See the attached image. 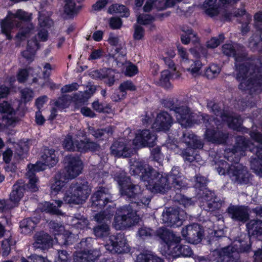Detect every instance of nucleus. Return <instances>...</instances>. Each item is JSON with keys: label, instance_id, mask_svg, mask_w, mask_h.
<instances>
[{"label": "nucleus", "instance_id": "8fccbe9b", "mask_svg": "<svg viewBox=\"0 0 262 262\" xmlns=\"http://www.w3.org/2000/svg\"><path fill=\"white\" fill-rule=\"evenodd\" d=\"M0 112L2 113H6L11 116L10 118H8L9 120H12L11 122H8L9 124H11L15 121L13 117V115L14 114V110L7 102L4 101L0 104Z\"/></svg>", "mask_w": 262, "mask_h": 262}, {"label": "nucleus", "instance_id": "a878e982", "mask_svg": "<svg viewBox=\"0 0 262 262\" xmlns=\"http://www.w3.org/2000/svg\"><path fill=\"white\" fill-rule=\"evenodd\" d=\"M67 222L68 225L77 230H85L88 228L89 221L80 214H76L73 216H68Z\"/></svg>", "mask_w": 262, "mask_h": 262}, {"label": "nucleus", "instance_id": "4be33fe9", "mask_svg": "<svg viewBox=\"0 0 262 262\" xmlns=\"http://www.w3.org/2000/svg\"><path fill=\"white\" fill-rule=\"evenodd\" d=\"M116 66L120 68L124 75L128 77H133L139 72L138 67L133 63L126 61L124 52H122V56L116 57L115 61Z\"/></svg>", "mask_w": 262, "mask_h": 262}, {"label": "nucleus", "instance_id": "bb28decb", "mask_svg": "<svg viewBox=\"0 0 262 262\" xmlns=\"http://www.w3.org/2000/svg\"><path fill=\"white\" fill-rule=\"evenodd\" d=\"M108 43L116 47L115 51L116 53L113 56V57L116 60V57L119 55L120 57L122 56V52H124V55H125V42L120 37L111 33L107 39Z\"/></svg>", "mask_w": 262, "mask_h": 262}, {"label": "nucleus", "instance_id": "a211bd4d", "mask_svg": "<svg viewBox=\"0 0 262 262\" xmlns=\"http://www.w3.org/2000/svg\"><path fill=\"white\" fill-rule=\"evenodd\" d=\"M185 215V213L183 211L169 208L163 211L162 220L169 226H179L182 224V220H184Z\"/></svg>", "mask_w": 262, "mask_h": 262}, {"label": "nucleus", "instance_id": "6e6d98bb", "mask_svg": "<svg viewBox=\"0 0 262 262\" xmlns=\"http://www.w3.org/2000/svg\"><path fill=\"white\" fill-rule=\"evenodd\" d=\"M221 70V68L219 66L212 64L206 70L205 74L208 78L212 79L217 76Z\"/></svg>", "mask_w": 262, "mask_h": 262}, {"label": "nucleus", "instance_id": "4468645a", "mask_svg": "<svg viewBox=\"0 0 262 262\" xmlns=\"http://www.w3.org/2000/svg\"><path fill=\"white\" fill-rule=\"evenodd\" d=\"M66 173L63 175L67 179H72L79 176L83 169V164L78 156L69 155L65 157Z\"/></svg>", "mask_w": 262, "mask_h": 262}, {"label": "nucleus", "instance_id": "7c9ffc66", "mask_svg": "<svg viewBox=\"0 0 262 262\" xmlns=\"http://www.w3.org/2000/svg\"><path fill=\"white\" fill-rule=\"evenodd\" d=\"M68 180L61 173L56 175L54 183L51 185V195H55L63 190Z\"/></svg>", "mask_w": 262, "mask_h": 262}, {"label": "nucleus", "instance_id": "c85d7f7f", "mask_svg": "<svg viewBox=\"0 0 262 262\" xmlns=\"http://www.w3.org/2000/svg\"><path fill=\"white\" fill-rule=\"evenodd\" d=\"M168 62L169 69L164 70L161 72L159 81L160 84L166 89H169L171 87L169 80L173 74V72L176 70L174 63L169 60H168Z\"/></svg>", "mask_w": 262, "mask_h": 262}, {"label": "nucleus", "instance_id": "412c9836", "mask_svg": "<svg viewBox=\"0 0 262 262\" xmlns=\"http://www.w3.org/2000/svg\"><path fill=\"white\" fill-rule=\"evenodd\" d=\"M173 121L171 116L166 112L159 113L152 125V128L157 131H167L171 127Z\"/></svg>", "mask_w": 262, "mask_h": 262}, {"label": "nucleus", "instance_id": "393cba45", "mask_svg": "<svg viewBox=\"0 0 262 262\" xmlns=\"http://www.w3.org/2000/svg\"><path fill=\"white\" fill-rule=\"evenodd\" d=\"M100 255L99 251L97 249L93 250H81L74 254V262H93Z\"/></svg>", "mask_w": 262, "mask_h": 262}, {"label": "nucleus", "instance_id": "a18cd8bd", "mask_svg": "<svg viewBox=\"0 0 262 262\" xmlns=\"http://www.w3.org/2000/svg\"><path fill=\"white\" fill-rule=\"evenodd\" d=\"M80 142L77 141H73L71 135H67L64 138L62 145L64 149L69 151H78V147L80 146Z\"/></svg>", "mask_w": 262, "mask_h": 262}, {"label": "nucleus", "instance_id": "338daca9", "mask_svg": "<svg viewBox=\"0 0 262 262\" xmlns=\"http://www.w3.org/2000/svg\"><path fill=\"white\" fill-rule=\"evenodd\" d=\"M21 98L26 102L30 101L34 97L33 91L29 89H25L21 91Z\"/></svg>", "mask_w": 262, "mask_h": 262}, {"label": "nucleus", "instance_id": "69168bd1", "mask_svg": "<svg viewBox=\"0 0 262 262\" xmlns=\"http://www.w3.org/2000/svg\"><path fill=\"white\" fill-rule=\"evenodd\" d=\"M32 71L31 69L28 70L22 69L19 70L17 74V80L19 82H24L29 76V74Z\"/></svg>", "mask_w": 262, "mask_h": 262}, {"label": "nucleus", "instance_id": "c03bdc74", "mask_svg": "<svg viewBox=\"0 0 262 262\" xmlns=\"http://www.w3.org/2000/svg\"><path fill=\"white\" fill-rule=\"evenodd\" d=\"M183 31L184 33L181 35V41L183 43L187 45L190 41L194 43L198 41L199 39L196 34L193 33L191 29L183 30Z\"/></svg>", "mask_w": 262, "mask_h": 262}, {"label": "nucleus", "instance_id": "a19ab883", "mask_svg": "<svg viewBox=\"0 0 262 262\" xmlns=\"http://www.w3.org/2000/svg\"><path fill=\"white\" fill-rule=\"evenodd\" d=\"M248 46L252 50H256L258 46H262V29L257 30L256 32L250 37Z\"/></svg>", "mask_w": 262, "mask_h": 262}, {"label": "nucleus", "instance_id": "6e6552de", "mask_svg": "<svg viewBox=\"0 0 262 262\" xmlns=\"http://www.w3.org/2000/svg\"><path fill=\"white\" fill-rule=\"evenodd\" d=\"M91 192L87 182L72 183L64 195L66 203L80 204L84 202Z\"/></svg>", "mask_w": 262, "mask_h": 262}, {"label": "nucleus", "instance_id": "774afa93", "mask_svg": "<svg viewBox=\"0 0 262 262\" xmlns=\"http://www.w3.org/2000/svg\"><path fill=\"white\" fill-rule=\"evenodd\" d=\"M56 262H70L69 255L65 250L58 251V259Z\"/></svg>", "mask_w": 262, "mask_h": 262}, {"label": "nucleus", "instance_id": "6ab92c4d", "mask_svg": "<svg viewBox=\"0 0 262 262\" xmlns=\"http://www.w3.org/2000/svg\"><path fill=\"white\" fill-rule=\"evenodd\" d=\"M182 235L189 243L197 244L201 241L203 229L199 225L193 224L183 228Z\"/></svg>", "mask_w": 262, "mask_h": 262}, {"label": "nucleus", "instance_id": "13d9d810", "mask_svg": "<svg viewBox=\"0 0 262 262\" xmlns=\"http://www.w3.org/2000/svg\"><path fill=\"white\" fill-rule=\"evenodd\" d=\"M38 21L40 28L49 27L52 24V21L44 12L39 13Z\"/></svg>", "mask_w": 262, "mask_h": 262}, {"label": "nucleus", "instance_id": "c9c22d12", "mask_svg": "<svg viewBox=\"0 0 262 262\" xmlns=\"http://www.w3.org/2000/svg\"><path fill=\"white\" fill-rule=\"evenodd\" d=\"M249 234L259 235L262 233V221L260 220H251L247 224Z\"/></svg>", "mask_w": 262, "mask_h": 262}, {"label": "nucleus", "instance_id": "09e8293b", "mask_svg": "<svg viewBox=\"0 0 262 262\" xmlns=\"http://www.w3.org/2000/svg\"><path fill=\"white\" fill-rule=\"evenodd\" d=\"M155 18L149 14H141L137 17V22L142 25H149L150 30H152L155 28L154 25L151 23L154 21Z\"/></svg>", "mask_w": 262, "mask_h": 262}, {"label": "nucleus", "instance_id": "2eb2a0df", "mask_svg": "<svg viewBox=\"0 0 262 262\" xmlns=\"http://www.w3.org/2000/svg\"><path fill=\"white\" fill-rule=\"evenodd\" d=\"M52 232L54 234L55 241L59 244L69 245L74 241V237L72 234L67 231H65L64 227L62 225L54 222L50 223Z\"/></svg>", "mask_w": 262, "mask_h": 262}, {"label": "nucleus", "instance_id": "864d4df0", "mask_svg": "<svg viewBox=\"0 0 262 262\" xmlns=\"http://www.w3.org/2000/svg\"><path fill=\"white\" fill-rule=\"evenodd\" d=\"M92 107L99 113H110L111 112V108L109 104L100 103L97 100L92 103Z\"/></svg>", "mask_w": 262, "mask_h": 262}, {"label": "nucleus", "instance_id": "e433bc0d", "mask_svg": "<svg viewBox=\"0 0 262 262\" xmlns=\"http://www.w3.org/2000/svg\"><path fill=\"white\" fill-rule=\"evenodd\" d=\"M203 208L206 210H213L217 206V203L215 201L213 194L210 191H207L203 199Z\"/></svg>", "mask_w": 262, "mask_h": 262}, {"label": "nucleus", "instance_id": "3c124183", "mask_svg": "<svg viewBox=\"0 0 262 262\" xmlns=\"http://www.w3.org/2000/svg\"><path fill=\"white\" fill-rule=\"evenodd\" d=\"M115 208L114 207L111 208L110 210H105L103 212H100L97 214L95 219L97 222H102L110 221L113 215Z\"/></svg>", "mask_w": 262, "mask_h": 262}, {"label": "nucleus", "instance_id": "cd10ccee", "mask_svg": "<svg viewBox=\"0 0 262 262\" xmlns=\"http://www.w3.org/2000/svg\"><path fill=\"white\" fill-rule=\"evenodd\" d=\"M54 242L53 239H51L49 234L42 232L35 235V242L33 245L36 249H46L52 246Z\"/></svg>", "mask_w": 262, "mask_h": 262}, {"label": "nucleus", "instance_id": "f3484780", "mask_svg": "<svg viewBox=\"0 0 262 262\" xmlns=\"http://www.w3.org/2000/svg\"><path fill=\"white\" fill-rule=\"evenodd\" d=\"M130 141L121 138L115 141L111 147V152L117 157H128L130 156L133 150L130 147Z\"/></svg>", "mask_w": 262, "mask_h": 262}, {"label": "nucleus", "instance_id": "b1692460", "mask_svg": "<svg viewBox=\"0 0 262 262\" xmlns=\"http://www.w3.org/2000/svg\"><path fill=\"white\" fill-rule=\"evenodd\" d=\"M212 112L216 116H220L222 120L227 122L229 127L234 130H238L242 123V120L239 116L229 115L227 113L222 114L217 108V106L214 104Z\"/></svg>", "mask_w": 262, "mask_h": 262}, {"label": "nucleus", "instance_id": "20e7f679", "mask_svg": "<svg viewBox=\"0 0 262 262\" xmlns=\"http://www.w3.org/2000/svg\"><path fill=\"white\" fill-rule=\"evenodd\" d=\"M174 111L178 121L184 127H190L195 123H204L206 127L204 138L208 141L222 144L228 138V135L226 132L215 129H218L221 125L218 120L210 118L206 114L196 115L190 113L186 106L176 107Z\"/></svg>", "mask_w": 262, "mask_h": 262}, {"label": "nucleus", "instance_id": "0e129e2a", "mask_svg": "<svg viewBox=\"0 0 262 262\" xmlns=\"http://www.w3.org/2000/svg\"><path fill=\"white\" fill-rule=\"evenodd\" d=\"M93 241L92 237H87L80 242L78 247L81 249V250H93V249H91V248Z\"/></svg>", "mask_w": 262, "mask_h": 262}, {"label": "nucleus", "instance_id": "de8ad7c7", "mask_svg": "<svg viewBox=\"0 0 262 262\" xmlns=\"http://www.w3.org/2000/svg\"><path fill=\"white\" fill-rule=\"evenodd\" d=\"M245 13V10L244 9H238L234 11V13H232L228 10H224L221 12V15L225 20L229 21L235 17L241 16L244 15Z\"/></svg>", "mask_w": 262, "mask_h": 262}, {"label": "nucleus", "instance_id": "7ed1b4c3", "mask_svg": "<svg viewBox=\"0 0 262 262\" xmlns=\"http://www.w3.org/2000/svg\"><path fill=\"white\" fill-rule=\"evenodd\" d=\"M222 51L227 56L234 57L236 78L240 82L239 88L250 93L261 91L262 67L260 69H254L250 66L237 45L225 44L222 47Z\"/></svg>", "mask_w": 262, "mask_h": 262}, {"label": "nucleus", "instance_id": "79ce46f5", "mask_svg": "<svg viewBox=\"0 0 262 262\" xmlns=\"http://www.w3.org/2000/svg\"><path fill=\"white\" fill-rule=\"evenodd\" d=\"M108 12L119 14L122 17H128L129 15L128 9L124 5L115 4L110 6L108 9Z\"/></svg>", "mask_w": 262, "mask_h": 262}, {"label": "nucleus", "instance_id": "4d7b16f0", "mask_svg": "<svg viewBox=\"0 0 262 262\" xmlns=\"http://www.w3.org/2000/svg\"><path fill=\"white\" fill-rule=\"evenodd\" d=\"M36 171H34L33 172V174H32L31 176H29L28 174V169L27 170V172L26 173V176L28 177L29 179V182L28 184V189L31 191L33 192L36 191L38 190V186H37V182L38 179L34 176L35 172Z\"/></svg>", "mask_w": 262, "mask_h": 262}, {"label": "nucleus", "instance_id": "423d86ee", "mask_svg": "<svg viewBox=\"0 0 262 262\" xmlns=\"http://www.w3.org/2000/svg\"><path fill=\"white\" fill-rule=\"evenodd\" d=\"M150 202V199L140 193L135 201H133L131 206L123 207L118 210L114 217L113 226L117 230H122L137 224L140 218L133 208L135 205L141 207H146Z\"/></svg>", "mask_w": 262, "mask_h": 262}, {"label": "nucleus", "instance_id": "5fc2aeb1", "mask_svg": "<svg viewBox=\"0 0 262 262\" xmlns=\"http://www.w3.org/2000/svg\"><path fill=\"white\" fill-rule=\"evenodd\" d=\"M119 90L120 92L124 93L123 95L124 96L126 94L127 91H135L136 87L131 80H126L120 83L119 86Z\"/></svg>", "mask_w": 262, "mask_h": 262}, {"label": "nucleus", "instance_id": "39448f33", "mask_svg": "<svg viewBox=\"0 0 262 262\" xmlns=\"http://www.w3.org/2000/svg\"><path fill=\"white\" fill-rule=\"evenodd\" d=\"M31 19V14L21 9L17 10L16 13L9 12L5 20L1 23V29L8 39H11L10 32L14 27H20L22 26L16 38L20 40L25 39L34 27L29 21Z\"/></svg>", "mask_w": 262, "mask_h": 262}, {"label": "nucleus", "instance_id": "f03ea898", "mask_svg": "<svg viewBox=\"0 0 262 262\" xmlns=\"http://www.w3.org/2000/svg\"><path fill=\"white\" fill-rule=\"evenodd\" d=\"M130 173L138 176L147 189L154 193H165L171 186L177 190H181L187 185L185 179L181 174L179 168L177 167H173L168 175L163 174L145 162L134 160L130 162Z\"/></svg>", "mask_w": 262, "mask_h": 262}, {"label": "nucleus", "instance_id": "9d476101", "mask_svg": "<svg viewBox=\"0 0 262 262\" xmlns=\"http://www.w3.org/2000/svg\"><path fill=\"white\" fill-rule=\"evenodd\" d=\"M114 179L121 187L120 190L122 195L135 200L142 192L140 186L133 184L123 171H120L119 174H115Z\"/></svg>", "mask_w": 262, "mask_h": 262}, {"label": "nucleus", "instance_id": "f257e3e1", "mask_svg": "<svg viewBox=\"0 0 262 262\" xmlns=\"http://www.w3.org/2000/svg\"><path fill=\"white\" fill-rule=\"evenodd\" d=\"M250 135L256 144L250 143L242 137H238L236 146L232 149L226 150V152L230 155L227 156V160L235 164L229 167L226 162H221V166L220 165L217 168L220 174H225L227 171L233 181L239 183H247L249 181V174L247 168L237 162L240 157L245 155V152L247 149H249L250 151L255 152L256 156V158L252 159L250 162L251 167L256 173L262 177V134L253 131Z\"/></svg>", "mask_w": 262, "mask_h": 262}, {"label": "nucleus", "instance_id": "2f4dec72", "mask_svg": "<svg viewBox=\"0 0 262 262\" xmlns=\"http://www.w3.org/2000/svg\"><path fill=\"white\" fill-rule=\"evenodd\" d=\"M183 141L186 145L193 149L202 148L203 143L197 136L191 132H186L183 134Z\"/></svg>", "mask_w": 262, "mask_h": 262}, {"label": "nucleus", "instance_id": "c756f323", "mask_svg": "<svg viewBox=\"0 0 262 262\" xmlns=\"http://www.w3.org/2000/svg\"><path fill=\"white\" fill-rule=\"evenodd\" d=\"M24 184L21 180L18 181L13 186V190L10 194V199L14 205H17L24 195Z\"/></svg>", "mask_w": 262, "mask_h": 262}, {"label": "nucleus", "instance_id": "e2e57ef3", "mask_svg": "<svg viewBox=\"0 0 262 262\" xmlns=\"http://www.w3.org/2000/svg\"><path fill=\"white\" fill-rule=\"evenodd\" d=\"M224 39L223 35H220L218 38L213 37L207 42L206 46L209 48L217 47Z\"/></svg>", "mask_w": 262, "mask_h": 262}, {"label": "nucleus", "instance_id": "1a4fd4ad", "mask_svg": "<svg viewBox=\"0 0 262 262\" xmlns=\"http://www.w3.org/2000/svg\"><path fill=\"white\" fill-rule=\"evenodd\" d=\"M250 246H244L239 241L235 242L234 246H228L212 252L213 259L217 262H229L232 258L236 257L239 252L248 251Z\"/></svg>", "mask_w": 262, "mask_h": 262}, {"label": "nucleus", "instance_id": "49530a36", "mask_svg": "<svg viewBox=\"0 0 262 262\" xmlns=\"http://www.w3.org/2000/svg\"><path fill=\"white\" fill-rule=\"evenodd\" d=\"M110 230L109 226L106 224L98 225L93 229L95 235L98 238H103L109 235Z\"/></svg>", "mask_w": 262, "mask_h": 262}, {"label": "nucleus", "instance_id": "473e14b6", "mask_svg": "<svg viewBox=\"0 0 262 262\" xmlns=\"http://www.w3.org/2000/svg\"><path fill=\"white\" fill-rule=\"evenodd\" d=\"M216 1L205 0L203 4V7L205 13L211 17L217 16L220 13L221 14L222 12L219 10V7L216 4Z\"/></svg>", "mask_w": 262, "mask_h": 262}, {"label": "nucleus", "instance_id": "37998d69", "mask_svg": "<svg viewBox=\"0 0 262 262\" xmlns=\"http://www.w3.org/2000/svg\"><path fill=\"white\" fill-rule=\"evenodd\" d=\"M184 0H156L155 6L158 10H162L167 8H171L183 2Z\"/></svg>", "mask_w": 262, "mask_h": 262}, {"label": "nucleus", "instance_id": "bf43d9fd", "mask_svg": "<svg viewBox=\"0 0 262 262\" xmlns=\"http://www.w3.org/2000/svg\"><path fill=\"white\" fill-rule=\"evenodd\" d=\"M70 104L69 101L66 97H62L59 98L57 100L55 101L54 105L58 108V110L61 111L67 107Z\"/></svg>", "mask_w": 262, "mask_h": 262}, {"label": "nucleus", "instance_id": "ea45409f", "mask_svg": "<svg viewBox=\"0 0 262 262\" xmlns=\"http://www.w3.org/2000/svg\"><path fill=\"white\" fill-rule=\"evenodd\" d=\"M99 148V146L98 144L86 139L84 141H80V146L78 147V151L80 152L95 151L98 150Z\"/></svg>", "mask_w": 262, "mask_h": 262}, {"label": "nucleus", "instance_id": "f704fd0d", "mask_svg": "<svg viewBox=\"0 0 262 262\" xmlns=\"http://www.w3.org/2000/svg\"><path fill=\"white\" fill-rule=\"evenodd\" d=\"M90 133L96 139L99 140H104L108 138L113 133L112 127L108 126L105 129H93L92 127L89 128Z\"/></svg>", "mask_w": 262, "mask_h": 262}, {"label": "nucleus", "instance_id": "72a5a7b5", "mask_svg": "<svg viewBox=\"0 0 262 262\" xmlns=\"http://www.w3.org/2000/svg\"><path fill=\"white\" fill-rule=\"evenodd\" d=\"M203 64L199 60H190L187 63V66H184L182 68L189 72L193 76L195 77L201 74V70Z\"/></svg>", "mask_w": 262, "mask_h": 262}, {"label": "nucleus", "instance_id": "680f3d73", "mask_svg": "<svg viewBox=\"0 0 262 262\" xmlns=\"http://www.w3.org/2000/svg\"><path fill=\"white\" fill-rule=\"evenodd\" d=\"M144 30L143 28L138 25L134 26V39L137 40H142L144 37Z\"/></svg>", "mask_w": 262, "mask_h": 262}, {"label": "nucleus", "instance_id": "aec40b11", "mask_svg": "<svg viewBox=\"0 0 262 262\" xmlns=\"http://www.w3.org/2000/svg\"><path fill=\"white\" fill-rule=\"evenodd\" d=\"M112 196L108 190L104 187H99L91 197L93 207L102 208L108 202H110Z\"/></svg>", "mask_w": 262, "mask_h": 262}, {"label": "nucleus", "instance_id": "5701e85b", "mask_svg": "<svg viewBox=\"0 0 262 262\" xmlns=\"http://www.w3.org/2000/svg\"><path fill=\"white\" fill-rule=\"evenodd\" d=\"M227 213L234 221L245 223L249 218L248 210L244 206H230L227 209Z\"/></svg>", "mask_w": 262, "mask_h": 262}, {"label": "nucleus", "instance_id": "9b49d317", "mask_svg": "<svg viewBox=\"0 0 262 262\" xmlns=\"http://www.w3.org/2000/svg\"><path fill=\"white\" fill-rule=\"evenodd\" d=\"M58 159L53 149H45L42 155L40 161L36 162L35 164L28 165V174L31 176L34 171H40L46 169V166L53 167L56 164Z\"/></svg>", "mask_w": 262, "mask_h": 262}, {"label": "nucleus", "instance_id": "4c0bfd02", "mask_svg": "<svg viewBox=\"0 0 262 262\" xmlns=\"http://www.w3.org/2000/svg\"><path fill=\"white\" fill-rule=\"evenodd\" d=\"M38 222V221L37 219L35 221L32 220L31 219L23 220L20 223L21 233L26 234L30 233L34 229Z\"/></svg>", "mask_w": 262, "mask_h": 262}, {"label": "nucleus", "instance_id": "f8f14e48", "mask_svg": "<svg viewBox=\"0 0 262 262\" xmlns=\"http://www.w3.org/2000/svg\"><path fill=\"white\" fill-rule=\"evenodd\" d=\"M105 249L112 253L124 254L130 251V246L123 234L111 235L105 245Z\"/></svg>", "mask_w": 262, "mask_h": 262}, {"label": "nucleus", "instance_id": "ddd939ff", "mask_svg": "<svg viewBox=\"0 0 262 262\" xmlns=\"http://www.w3.org/2000/svg\"><path fill=\"white\" fill-rule=\"evenodd\" d=\"M48 38V31L45 29H40L36 36L28 41L27 49L22 52L23 56L27 60L32 61L35 52L39 48V41H46Z\"/></svg>", "mask_w": 262, "mask_h": 262}, {"label": "nucleus", "instance_id": "052dcab7", "mask_svg": "<svg viewBox=\"0 0 262 262\" xmlns=\"http://www.w3.org/2000/svg\"><path fill=\"white\" fill-rule=\"evenodd\" d=\"M64 12L69 15L76 12L75 3L73 0H65Z\"/></svg>", "mask_w": 262, "mask_h": 262}, {"label": "nucleus", "instance_id": "0eeeda50", "mask_svg": "<svg viewBox=\"0 0 262 262\" xmlns=\"http://www.w3.org/2000/svg\"><path fill=\"white\" fill-rule=\"evenodd\" d=\"M158 234L165 242V248H167L165 253L174 258L180 256L190 257L192 251L188 245L179 244L181 239L172 232L163 229H160Z\"/></svg>", "mask_w": 262, "mask_h": 262}, {"label": "nucleus", "instance_id": "603ef678", "mask_svg": "<svg viewBox=\"0 0 262 262\" xmlns=\"http://www.w3.org/2000/svg\"><path fill=\"white\" fill-rule=\"evenodd\" d=\"M178 54L180 58L181 64L182 67L187 66V63L190 60L189 57V54L186 49L181 46L178 47Z\"/></svg>", "mask_w": 262, "mask_h": 262}, {"label": "nucleus", "instance_id": "dca6fc26", "mask_svg": "<svg viewBox=\"0 0 262 262\" xmlns=\"http://www.w3.org/2000/svg\"><path fill=\"white\" fill-rule=\"evenodd\" d=\"M157 139L155 134L149 129L139 130L136 134L133 144L137 148L153 146Z\"/></svg>", "mask_w": 262, "mask_h": 262}, {"label": "nucleus", "instance_id": "58836bf2", "mask_svg": "<svg viewBox=\"0 0 262 262\" xmlns=\"http://www.w3.org/2000/svg\"><path fill=\"white\" fill-rule=\"evenodd\" d=\"M55 203L57 205V207L49 202H46L43 206L42 211L53 214L61 215L62 214L60 210L58 208L61 206L62 202L60 200H55Z\"/></svg>", "mask_w": 262, "mask_h": 262}]
</instances>
